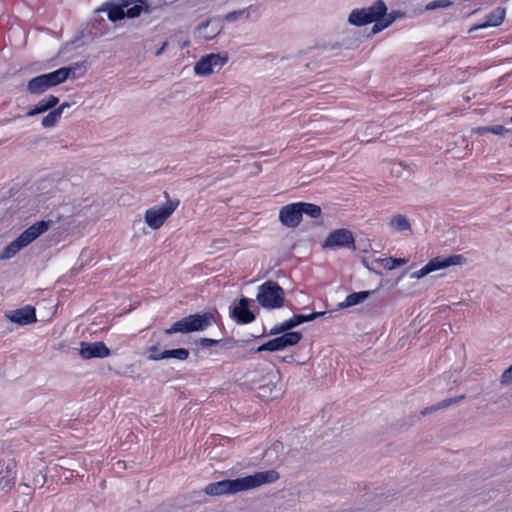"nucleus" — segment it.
Listing matches in <instances>:
<instances>
[{"mask_svg": "<svg viewBox=\"0 0 512 512\" xmlns=\"http://www.w3.org/2000/svg\"><path fill=\"white\" fill-rule=\"evenodd\" d=\"M280 478L279 473L274 470L255 472L252 475L238 477L235 479H224L209 483L204 492L210 496L233 495L238 492L248 491L265 484L276 482Z\"/></svg>", "mask_w": 512, "mask_h": 512, "instance_id": "1", "label": "nucleus"}, {"mask_svg": "<svg viewBox=\"0 0 512 512\" xmlns=\"http://www.w3.org/2000/svg\"><path fill=\"white\" fill-rule=\"evenodd\" d=\"M221 315L218 310L197 312L189 314L177 321H175L169 328L164 329V335H172L175 333L190 334L193 332L205 331L213 324H218Z\"/></svg>", "mask_w": 512, "mask_h": 512, "instance_id": "2", "label": "nucleus"}, {"mask_svg": "<svg viewBox=\"0 0 512 512\" xmlns=\"http://www.w3.org/2000/svg\"><path fill=\"white\" fill-rule=\"evenodd\" d=\"M97 11L106 12L109 21L116 23L125 18H137L142 12L150 14L152 9L146 0H109Z\"/></svg>", "mask_w": 512, "mask_h": 512, "instance_id": "3", "label": "nucleus"}, {"mask_svg": "<svg viewBox=\"0 0 512 512\" xmlns=\"http://www.w3.org/2000/svg\"><path fill=\"white\" fill-rule=\"evenodd\" d=\"M386 11H388L386 3L383 0H377L369 7L352 10L348 16V22L356 27L374 23L372 33L377 34L382 31L378 22H383Z\"/></svg>", "mask_w": 512, "mask_h": 512, "instance_id": "4", "label": "nucleus"}, {"mask_svg": "<svg viewBox=\"0 0 512 512\" xmlns=\"http://www.w3.org/2000/svg\"><path fill=\"white\" fill-rule=\"evenodd\" d=\"M256 300L265 309H279L285 303V292L277 282L268 280L258 287Z\"/></svg>", "mask_w": 512, "mask_h": 512, "instance_id": "5", "label": "nucleus"}, {"mask_svg": "<svg viewBox=\"0 0 512 512\" xmlns=\"http://www.w3.org/2000/svg\"><path fill=\"white\" fill-rule=\"evenodd\" d=\"M303 338V334L300 331H291L274 337L267 342L261 344L256 348H251L248 353L256 354L264 351L277 352L285 350L286 348L297 345Z\"/></svg>", "mask_w": 512, "mask_h": 512, "instance_id": "6", "label": "nucleus"}, {"mask_svg": "<svg viewBox=\"0 0 512 512\" xmlns=\"http://www.w3.org/2000/svg\"><path fill=\"white\" fill-rule=\"evenodd\" d=\"M165 197L167 198L166 203L149 208L145 212V223L153 230L159 229L180 203L179 199H169L167 192H165Z\"/></svg>", "mask_w": 512, "mask_h": 512, "instance_id": "7", "label": "nucleus"}, {"mask_svg": "<svg viewBox=\"0 0 512 512\" xmlns=\"http://www.w3.org/2000/svg\"><path fill=\"white\" fill-rule=\"evenodd\" d=\"M321 247L323 250L349 249L355 251V238L349 229L338 228L328 233Z\"/></svg>", "mask_w": 512, "mask_h": 512, "instance_id": "8", "label": "nucleus"}, {"mask_svg": "<svg viewBox=\"0 0 512 512\" xmlns=\"http://www.w3.org/2000/svg\"><path fill=\"white\" fill-rule=\"evenodd\" d=\"M61 74L56 70L40 74L28 81L26 89L32 95H40L48 89L60 85Z\"/></svg>", "mask_w": 512, "mask_h": 512, "instance_id": "9", "label": "nucleus"}, {"mask_svg": "<svg viewBox=\"0 0 512 512\" xmlns=\"http://www.w3.org/2000/svg\"><path fill=\"white\" fill-rule=\"evenodd\" d=\"M252 300L242 296L229 307V316L237 324H250L256 319V314L251 310Z\"/></svg>", "mask_w": 512, "mask_h": 512, "instance_id": "10", "label": "nucleus"}, {"mask_svg": "<svg viewBox=\"0 0 512 512\" xmlns=\"http://www.w3.org/2000/svg\"><path fill=\"white\" fill-rule=\"evenodd\" d=\"M79 355L84 360L104 359L111 355V350L102 341L80 342Z\"/></svg>", "mask_w": 512, "mask_h": 512, "instance_id": "11", "label": "nucleus"}, {"mask_svg": "<svg viewBox=\"0 0 512 512\" xmlns=\"http://www.w3.org/2000/svg\"><path fill=\"white\" fill-rule=\"evenodd\" d=\"M37 191L38 193L35 196L36 205L48 209L50 207L48 201L57 196L59 189L53 181L45 179L37 183Z\"/></svg>", "mask_w": 512, "mask_h": 512, "instance_id": "12", "label": "nucleus"}, {"mask_svg": "<svg viewBox=\"0 0 512 512\" xmlns=\"http://www.w3.org/2000/svg\"><path fill=\"white\" fill-rule=\"evenodd\" d=\"M7 319L12 323L24 326L29 325L37 321L36 309L31 305L7 311L5 313Z\"/></svg>", "mask_w": 512, "mask_h": 512, "instance_id": "13", "label": "nucleus"}, {"mask_svg": "<svg viewBox=\"0 0 512 512\" xmlns=\"http://www.w3.org/2000/svg\"><path fill=\"white\" fill-rule=\"evenodd\" d=\"M279 220L288 228H296L302 221L298 202L283 206L279 211Z\"/></svg>", "mask_w": 512, "mask_h": 512, "instance_id": "14", "label": "nucleus"}, {"mask_svg": "<svg viewBox=\"0 0 512 512\" xmlns=\"http://www.w3.org/2000/svg\"><path fill=\"white\" fill-rule=\"evenodd\" d=\"M88 70L87 61L75 62L69 66L60 67L57 73H62L60 83H64L67 79H76L83 76Z\"/></svg>", "mask_w": 512, "mask_h": 512, "instance_id": "15", "label": "nucleus"}, {"mask_svg": "<svg viewBox=\"0 0 512 512\" xmlns=\"http://www.w3.org/2000/svg\"><path fill=\"white\" fill-rule=\"evenodd\" d=\"M505 18V9L497 7L486 15L485 22L470 28V32L487 27H497L502 24Z\"/></svg>", "mask_w": 512, "mask_h": 512, "instance_id": "16", "label": "nucleus"}, {"mask_svg": "<svg viewBox=\"0 0 512 512\" xmlns=\"http://www.w3.org/2000/svg\"><path fill=\"white\" fill-rule=\"evenodd\" d=\"M247 381L251 384V388H255V386H262L263 384H267V381L271 380V383H276L279 379L278 371H269L267 373L262 372H249L246 374Z\"/></svg>", "mask_w": 512, "mask_h": 512, "instance_id": "17", "label": "nucleus"}, {"mask_svg": "<svg viewBox=\"0 0 512 512\" xmlns=\"http://www.w3.org/2000/svg\"><path fill=\"white\" fill-rule=\"evenodd\" d=\"M190 352L186 348H173L163 350L160 354H155L150 357V361H160L163 359H176L185 361L189 358Z\"/></svg>", "mask_w": 512, "mask_h": 512, "instance_id": "18", "label": "nucleus"}, {"mask_svg": "<svg viewBox=\"0 0 512 512\" xmlns=\"http://www.w3.org/2000/svg\"><path fill=\"white\" fill-rule=\"evenodd\" d=\"M373 293H374V291H370V290L353 292V293L347 295L343 302H340L338 304V309H345V308L359 305V304L363 303L364 301H366Z\"/></svg>", "mask_w": 512, "mask_h": 512, "instance_id": "19", "label": "nucleus"}, {"mask_svg": "<svg viewBox=\"0 0 512 512\" xmlns=\"http://www.w3.org/2000/svg\"><path fill=\"white\" fill-rule=\"evenodd\" d=\"M15 463L11 462L7 465L6 470L0 472V490L8 492L15 485L16 472L14 470Z\"/></svg>", "mask_w": 512, "mask_h": 512, "instance_id": "20", "label": "nucleus"}, {"mask_svg": "<svg viewBox=\"0 0 512 512\" xmlns=\"http://www.w3.org/2000/svg\"><path fill=\"white\" fill-rule=\"evenodd\" d=\"M214 58L213 53L201 57L194 65V73L198 76H208L212 74L211 61Z\"/></svg>", "mask_w": 512, "mask_h": 512, "instance_id": "21", "label": "nucleus"}, {"mask_svg": "<svg viewBox=\"0 0 512 512\" xmlns=\"http://www.w3.org/2000/svg\"><path fill=\"white\" fill-rule=\"evenodd\" d=\"M326 312H312L310 314H294L291 318L287 319L291 330L303 323L314 321L322 317Z\"/></svg>", "mask_w": 512, "mask_h": 512, "instance_id": "22", "label": "nucleus"}, {"mask_svg": "<svg viewBox=\"0 0 512 512\" xmlns=\"http://www.w3.org/2000/svg\"><path fill=\"white\" fill-rule=\"evenodd\" d=\"M251 389L254 390L257 397L262 400H268L277 397V395L274 394V392H278L276 383H271V380L267 381V384H263L262 386H255V388Z\"/></svg>", "mask_w": 512, "mask_h": 512, "instance_id": "23", "label": "nucleus"}, {"mask_svg": "<svg viewBox=\"0 0 512 512\" xmlns=\"http://www.w3.org/2000/svg\"><path fill=\"white\" fill-rule=\"evenodd\" d=\"M466 396L465 395H459V396H456V397H451V398H447V399H444L440 402H438L437 404L435 405H432L430 407H426L424 410L421 411V414L423 416L427 415V414H430L434 411H437L439 409H442V408H446L462 399H464Z\"/></svg>", "mask_w": 512, "mask_h": 512, "instance_id": "24", "label": "nucleus"}, {"mask_svg": "<svg viewBox=\"0 0 512 512\" xmlns=\"http://www.w3.org/2000/svg\"><path fill=\"white\" fill-rule=\"evenodd\" d=\"M298 204L301 212V217H303V215L305 214L311 218L316 219L319 218L322 214L321 207L316 204L308 202H298Z\"/></svg>", "mask_w": 512, "mask_h": 512, "instance_id": "25", "label": "nucleus"}, {"mask_svg": "<svg viewBox=\"0 0 512 512\" xmlns=\"http://www.w3.org/2000/svg\"><path fill=\"white\" fill-rule=\"evenodd\" d=\"M409 261L408 258H397V257H386V258H378L375 262L380 263L387 270H393L397 267L403 266L407 264Z\"/></svg>", "mask_w": 512, "mask_h": 512, "instance_id": "26", "label": "nucleus"}, {"mask_svg": "<svg viewBox=\"0 0 512 512\" xmlns=\"http://www.w3.org/2000/svg\"><path fill=\"white\" fill-rule=\"evenodd\" d=\"M390 226L399 232L411 230L409 219L402 214L394 216L390 221Z\"/></svg>", "mask_w": 512, "mask_h": 512, "instance_id": "27", "label": "nucleus"}, {"mask_svg": "<svg viewBox=\"0 0 512 512\" xmlns=\"http://www.w3.org/2000/svg\"><path fill=\"white\" fill-rule=\"evenodd\" d=\"M59 103V98L54 95H49L43 99H41L36 105L40 110V113H45L47 111L53 110Z\"/></svg>", "mask_w": 512, "mask_h": 512, "instance_id": "28", "label": "nucleus"}, {"mask_svg": "<svg viewBox=\"0 0 512 512\" xmlns=\"http://www.w3.org/2000/svg\"><path fill=\"white\" fill-rule=\"evenodd\" d=\"M61 118V110L53 109L46 116L42 118L41 125L44 128H50L56 125Z\"/></svg>", "mask_w": 512, "mask_h": 512, "instance_id": "29", "label": "nucleus"}, {"mask_svg": "<svg viewBox=\"0 0 512 512\" xmlns=\"http://www.w3.org/2000/svg\"><path fill=\"white\" fill-rule=\"evenodd\" d=\"M22 248L14 239L0 253V260H8L14 257Z\"/></svg>", "mask_w": 512, "mask_h": 512, "instance_id": "30", "label": "nucleus"}, {"mask_svg": "<svg viewBox=\"0 0 512 512\" xmlns=\"http://www.w3.org/2000/svg\"><path fill=\"white\" fill-rule=\"evenodd\" d=\"M214 23H217L218 31L215 32L213 35H205L204 36L205 40H211L220 33V31L222 29V26L220 25L221 17H219V16L214 17V18L208 19V20L202 22L201 24H199L197 29L201 33L203 30L207 29L210 24H214Z\"/></svg>", "mask_w": 512, "mask_h": 512, "instance_id": "31", "label": "nucleus"}, {"mask_svg": "<svg viewBox=\"0 0 512 512\" xmlns=\"http://www.w3.org/2000/svg\"><path fill=\"white\" fill-rule=\"evenodd\" d=\"M477 132L479 134L492 133V134H495V135L512 134V131L510 129H507L503 125H493V126L479 127L477 129Z\"/></svg>", "mask_w": 512, "mask_h": 512, "instance_id": "32", "label": "nucleus"}, {"mask_svg": "<svg viewBox=\"0 0 512 512\" xmlns=\"http://www.w3.org/2000/svg\"><path fill=\"white\" fill-rule=\"evenodd\" d=\"M250 13L248 11V8L242 9V10H235L227 13L224 17H221V22L226 21L229 23L236 22L242 17L249 18Z\"/></svg>", "mask_w": 512, "mask_h": 512, "instance_id": "33", "label": "nucleus"}, {"mask_svg": "<svg viewBox=\"0 0 512 512\" xmlns=\"http://www.w3.org/2000/svg\"><path fill=\"white\" fill-rule=\"evenodd\" d=\"M403 14L398 10H393L388 13L386 11V15L383 17V22H378L379 27H382V31L389 26H391L398 18H401Z\"/></svg>", "mask_w": 512, "mask_h": 512, "instance_id": "34", "label": "nucleus"}, {"mask_svg": "<svg viewBox=\"0 0 512 512\" xmlns=\"http://www.w3.org/2000/svg\"><path fill=\"white\" fill-rule=\"evenodd\" d=\"M430 273L446 268L445 257H435L428 261L426 264Z\"/></svg>", "mask_w": 512, "mask_h": 512, "instance_id": "35", "label": "nucleus"}, {"mask_svg": "<svg viewBox=\"0 0 512 512\" xmlns=\"http://www.w3.org/2000/svg\"><path fill=\"white\" fill-rule=\"evenodd\" d=\"M15 240L20 245V247L23 249L36 239L30 233V231H28V229H25Z\"/></svg>", "mask_w": 512, "mask_h": 512, "instance_id": "36", "label": "nucleus"}, {"mask_svg": "<svg viewBox=\"0 0 512 512\" xmlns=\"http://www.w3.org/2000/svg\"><path fill=\"white\" fill-rule=\"evenodd\" d=\"M291 330V327L289 325L288 320H285L284 322L275 325L271 330L268 332L269 336H279L281 334H284Z\"/></svg>", "mask_w": 512, "mask_h": 512, "instance_id": "37", "label": "nucleus"}, {"mask_svg": "<svg viewBox=\"0 0 512 512\" xmlns=\"http://www.w3.org/2000/svg\"><path fill=\"white\" fill-rule=\"evenodd\" d=\"M453 4L452 0H434L425 6L426 11H432L439 8H448Z\"/></svg>", "mask_w": 512, "mask_h": 512, "instance_id": "38", "label": "nucleus"}, {"mask_svg": "<svg viewBox=\"0 0 512 512\" xmlns=\"http://www.w3.org/2000/svg\"><path fill=\"white\" fill-rule=\"evenodd\" d=\"M213 56L215 58L211 61L212 71H214V68H216V67L218 69H221L224 66V64H226L228 61V55L226 53L225 54L213 53Z\"/></svg>", "mask_w": 512, "mask_h": 512, "instance_id": "39", "label": "nucleus"}, {"mask_svg": "<svg viewBox=\"0 0 512 512\" xmlns=\"http://www.w3.org/2000/svg\"><path fill=\"white\" fill-rule=\"evenodd\" d=\"M59 220H60V217H57L56 220H52V219L40 220V221L35 222L33 225L39 231V233L41 235H43L50 228V226L52 224H54L55 222H57Z\"/></svg>", "mask_w": 512, "mask_h": 512, "instance_id": "40", "label": "nucleus"}, {"mask_svg": "<svg viewBox=\"0 0 512 512\" xmlns=\"http://www.w3.org/2000/svg\"><path fill=\"white\" fill-rule=\"evenodd\" d=\"M466 262V258L460 254H453L445 257L446 268L455 265H461Z\"/></svg>", "mask_w": 512, "mask_h": 512, "instance_id": "41", "label": "nucleus"}, {"mask_svg": "<svg viewBox=\"0 0 512 512\" xmlns=\"http://www.w3.org/2000/svg\"><path fill=\"white\" fill-rule=\"evenodd\" d=\"M196 344L200 347H203V348H208V347H213V346H218L219 342H218V339H212V338H207V337H202L200 338Z\"/></svg>", "mask_w": 512, "mask_h": 512, "instance_id": "42", "label": "nucleus"}, {"mask_svg": "<svg viewBox=\"0 0 512 512\" xmlns=\"http://www.w3.org/2000/svg\"><path fill=\"white\" fill-rule=\"evenodd\" d=\"M501 384L508 385L512 383V364L504 370V372L501 375Z\"/></svg>", "mask_w": 512, "mask_h": 512, "instance_id": "43", "label": "nucleus"}, {"mask_svg": "<svg viewBox=\"0 0 512 512\" xmlns=\"http://www.w3.org/2000/svg\"><path fill=\"white\" fill-rule=\"evenodd\" d=\"M218 342V346L224 349H232L233 347H235V338L233 337L218 339Z\"/></svg>", "mask_w": 512, "mask_h": 512, "instance_id": "44", "label": "nucleus"}, {"mask_svg": "<svg viewBox=\"0 0 512 512\" xmlns=\"http://www.w3.org/2000/svg\"><path fill=\"white\" fill-rule=\"evenodd\" d=\"M46 483V475L39 471L33 478V485L35 487H42Z\"/></svg>", "mask_w": 512, "mask_h": 512, "instance_id": "45", "label": "nucleus"}, {"mask_svg": "<svg viewBox=\"0 0 512 512\" xmlns=\"http://www.w3.org/2000/svg\"><path fill=\"white\" fill-rule=\"evenodd\" d=\"M430 274V271L427 265H424L420 270L413 272L410 277L415 279H421L426 275Z\"/></svg>", "mask_w": 512, "mask_h": 512, "instance_id": "46", "label": "nucleus"}, {"mask_svg": "<svg viewBox=\"0 0 512 512\" xmlns=\"http://www.w3.org/2000/svg\"><path fill=\"white\" fill-rule=\"evenodd\" d=\"M257 338L258 337L252 335L251 338L248 339H235V347L244 348Z\"/></svg>", "mask_w": 512, "mask_h": 512, "instance_id": "47", "label": "nucleus"}, {"mask_svg": "<svg viewBox=\"0 0 512 512\" xmlns=\"http://www.w3.org/2000/svg\"><path fill=\"white\" fill-rule=\"evenodd\" d=\"M38 114H41L40 113V110L38 109L37 105H34L32 108H30L27 113H26V117H33V116H36Z\"/></svg>", "mask_w": 512, "mask_h": 512, "instance_id": "48", "label": "nucleus"}, {"mask_svg": "<svg viewBox=\"0 0 512 512\" xmlns=\"http://www.w3.org/2000/svg\"><path fill=\"white\" fill-rule=\"evenodd\" d=\"M147 350H148V353H149V355H148V359H149V360H150V357H151L152 355L160 354V353H161V352H159V348H158V346H157V345H152V346L148 347V349H147Z\"/></svg>", "mask_w": 512, "mask_h": 512, "instance_id": "49", "label": "nucleus"}, {"mask_svg": "<svg viewBox=\"0 0 512 512\" xmlns=\"http://www.w3.org/2000/svg\"><path fill=\"white\" fill-rule=\"evenodd\" d=\"M169 43L168 41H165L160 48H158L156 51H155V56H160L161 54H163L165 52V50L167 49Z\"/></svg>", "mask_w": 512, "mask_h": 512, "instance_id": "50", "label": "nucleus"}, {"mask_svg": "<svg viewBox=\"0 0 512 512\" xmlns=\"http://www.w3.org/2000/svg\"><path fill=\"white\" fill-rule=\"evenodd\" d=\"M28 231H30V233L34 236L35 239H37L38 237L41 236V234L39 233V231L34 227V225L32 224L31 226H29L28 228Z\"/></svg>", "mask_w": 512, "mask_h": 512, "instance_id": "51", "label": "nucleus"}, {"mask_svg": "<svg viewBox=\"0 0 512 512\" xmlns=\"http://www.w3.org/2000/svg\"><path fill=\"white\" fill-rule=\"evenodd\" d=\"M71 106L70 103L68 102H63L59 107H55V109H59L61 110V114L63 113V111L66 109V108H69Z\"/></svg>", "mask_w": 512, "mask_h": 512, "instance_id": "52", "label": "nucleus"}, {"mask_svg": "<svg viewBox=\"0 0 512 512\" xmlns=\"http://www.w3.org/2000/svg\"><path fill=\"white\" fill-rule=\"evenodd\" d=\"M80 37H76L74 40L70 41V42H67L65 44V48L66 49H69L72 45H74L75 43L79 42L80 41Z\"/></svg>", "mask_w": 512, "mask_h": 512, "instance_id": "53", "label": "nucleus"}, {"mask_svg": "<svg viewBox=\"0 0 512 512\" xmlns=\"http://www.w3.org/2000/svg\"><path fill=\"white\" fill-rule=\"evenodd\" d=\"M510 76H511V74H505V75H503V76L499 79V81H500L501 83L507 82V81H508V78H509Z\"/></svg>", "mask_w": 512, "mask_h": 512, "instance_id": "54", "label": "nucleus"}, {"mask_svg": "<svg viewBox=\"0 0 512 512\" xmlns=\"http://www.w3.org/2000/svg\"><path fill=\"white\" fill-rule=\"evenodd\" d=\"M364 264L367 267V269H369L370 271H374L375 272V270L373 268H371V265H369L366 261H364Z\"/></svg>", "mask_w": 512, "mask_h": 512, "instance_id": "55", "label": "nucleus"}, {"mask_svg": "<svg viewBox=\"0 0 512 512\" xmlns=\"http://www.w3.org/2000/svg\"><path fill=\"white\" fill-rule=\"evenodd\" d=\"M188 45H189V41H186V42H184V43L182 44L181 48H184V47H186V46H188Z\"/></svg>", "mask_w": 512, "mask_h": 512, "instance_id": "56", "label": "nucleus"}, {"mask_svg": "<svg viewBox=\"0 0 512 512\" xmlns=\"http://www.w3.org/2000/svg\"><path fill=\"white\" fill-rule=\"evenodd\" d=\"M60 201H57V202H53V206H56L57 204H59Z\"/></svg>", "mask_w": 512, "mask_h": 512, "instance_id": "57", "label": "nucleus"}, {"mask_svg": "<svg viewBox=\"0 0 512 512\" xmlns=\"http://www.w3.org/2000/svg\"><path fill=\"white\" fill-rule=\"evenodd\" d=\"M22 485H23L24 487L30 488V486H29V485H27V484H22Z\"/></svg>", "mask_w": 512, "mask_h": 512, "instance_id": "58", "label": "nucleus"}, {"mask_svg": "<svg viewBox=\"0 0 512 512\" xmlns=\"http://www.w3.org/2000/svg\"><path fill=\"white\" fill-rule=\"evenodd\" d=\"M508 179L510 180V182H512V176H511V177H508Z\"/></svg>", "mask_w": 512, "mask_h": 512, "instance_id": "59", "label": "nucleus"}, {"mask_svg": "<svg viewBox=\"0 0 512 512\" xmlns=\"http://www.w3.org/2000/svg\"><path fill=\"white\" fill-rule=\"evenodd\" d=\"M510 121L512 122V117L510 118Z\"/></svg>", "mask_w": 512, "mask_h": 512, "instance_id": "60", "label": "nucleus"}]
</instances>
